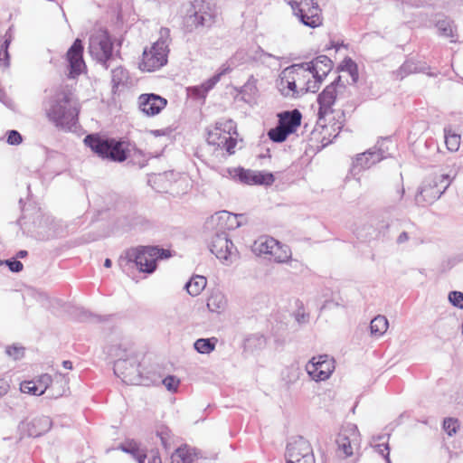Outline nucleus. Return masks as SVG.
<instances>
[{"label":"nucleus","mask_w":463,"mask_h":463,"mask_svg":"<svg viewBox=\"0 0 463 463\" xmlns=\"http://www.w3.org/2000/svg\"><path fill=\"white\" fill-rule=\"evenodd\" d=\"M26 256H27V251L26 250H20L17 253V257H19V258H24Z\"/></svg>","instance_id":"62"},{"label":"nucleus","mask_w":463,"mask_h":463,"mask_svg":"<svg viewBox=\"0 0 463 463\" xmlns=\"http://www.w3.org/2000/svg\"><path fill=\"white\" fill-rule=\"evenodd\" d=\"M209 249L226 265L232 263L237 257V249L226 232H215L209 242Z\"/></svg>","instance_id":"10"},{"label":"nucleus","mask_w":463,"mask_h":463,"mask_svg":"<svg viewBox=\"0 0 463 463\" xmlns=\"http://www.w3.org/2000/svg\"><path fill=\"white\" fill-rule=\"evenodd\" d=\"M307 450H313L310 443L303 437L292 439L287 446V463H297L307 457Z\"/></svg>","instance_id":"22"},{"label":"nucleus","mask_w":463,"mask_h":463,"mask_svg":"<svg viewBox=\"0 0 463 463\" xmlns=\"http://www.w3.org/2000/svg\"><path fill=\"white\" fill-rule=\"evenodd\" d=\"M294 14L306 26L317 28L322 25L321 9L315 0H290Z\"/></svg>","instance_id":"8"},{"label":"nucleus","mask_w":463,"mask_h":463,"mask_svg":"<svg viewBox=\"0 0 463 463\" xmlns=\"http://www.w3.org/2000/svg\"><path fill=\"white\" fill-rule=\"evenodd\" d=\"M409 240V234L406 232H402L397 238V243L402 244L406 242Z\"/></svg>","instance_id":"58"},{"label":"nucleus","mask_w":463,"mask_h":463,"mask_svg":"<svg viewBox=\"0 0 463 463\" xmlns=\"http://www.w3.org/2000/svg\"><path fill=\"white\" fill-rule=\"evenodd\" d=\"M374 448H375V450L379 454H381L382 456L384 457L387 463H391L390 457H389L390 449H389V446L387 443L377 444L374 446Z\"/></svg>","instance_id":"53"},{"label":"nucleus","mask_w":463,"mask_h":463,"mask_svg":"<svg viewBox=\"0 0 463 463\" xmlns=\"http://www.w3.org/2000/svg\"><path fill=\"white\" fill-rule=\"evenodd\" d=\"M436 27L440 36L451 38V42H456V25L451 19L444 18L437 21Z\"/></svg>","instance_id":"26"},{"label":"nucleus","mask_w":463,"mask_h":463,"mask_svg":"<svg viewBox=\"0 0 463 463\" xmlns=\"http://www.w3.org/2000/svg\"><path fill=\"white\" fill-rule=\"evenodd\" d=\"M232 179L245 184H265L270 185L274 183V176L271 173L253 171L241 167L228 170Z\"/></svg>","instance_id":"15"},{"label":"nucleus","mask_w":463,"mask_h":463,"mask_svg":"<svg viewBox=\"0 0 463 463\" xmlns=\"http://www.w3.org/2000/svg\"><path fill=\"white\" fill-rule=\"evenodd\" d=\"M278 241L271 237H260L252 245V250L258 255H270Z\"/></svg>","instance_id":"25"},{"label":"nucleus","mask_w":463,"mask_h":463,"mask_svg":"<svg viewBox=\"0 0 463 463\" xmlns=\"http://www.w3.org/2000/svg\"><path fill=\"white\" fill-rule=\"evenodd\" d=\"M3 265L8 266L9 269L13 272H20L24 268L23 263L17 260H0V266H3Z\"/></svg>","instance_id":"49"},{"label":"nucleus","mask_w":463,"mask_h":463,"mask_svg":"<svg viewBox=\"0 0 463 463\" xmlns=\"http://www.w3.org/2000/svg\"><path fill=\"white\" fill-rule=\"evenodd\" d=\"M8 390H9L8 383L4 379H0V397L6 394Z\"/></svg>","instance_id":"57"},{"label":"nucleus","mask_w":463,"mask_h":463,"mask_svg":"<svg viewBox=\"0 0 463 463\" xmlns=\"http://www.w3.org/2000/svg\"><path fill=\"white\" fill-rule=\"evenodd\" d=\"M167 104V100L156 94H142L138 98V107L146 116H156L161 112Z\"/></svg>","instance_id":"21"},{"label":"nucleus","mask_w":463,"mask_h":463,"mask_svg":"<svg viewBox=\"0 0 463 463\" xmlns=\"http://www.w3.org/2000/svg\"><path fill=\"white\" fill-rule=\"evenodd\" d=\"M170 434L171 431L167 427L162 426L156 430V435L159 437L165 449H167L170 446Z\"/></svg>","instance_id":"43"},{"label":"nucleus","mask_w":463,"mask_h":463,"mask_svg":"<svg viewBox=\"0 0 463 463\" xmlns=\"http://www.w3.org/2000/svg\"><path fill=\"white\" fill-rule=\"evenodd\" d=\"M62 365L66 369H69V370L72 369V363L71 361H63Z\"/></svg>","instance_id":"61"},{"label":"nucleus","mask_w":463,"mask_h":463,"mask_svg":"<svg viewBox=\"0 0 463 463\" xmlns=\"http://www.w3.org/2000/svg\"><path fill=\"white\" fill-rule=\"evenodd\" d=\"M20 390L24 393H29L36 396L43 394V390L38 389V383L35 381H24L20 385Z\"/></svg>","instance_id":"41"},{"label":"nucleus","mask_w":463,"mask_h":463,"mask_svg":"<svg viewBox=\"0 0 463 463\" xmlns=\"http://www.w3.org/2000/svg\"><path fill=\"white\" fill-rule=\"evenodd\" d=\"M23 137L21 134L16 130H10L7 132V143L12 146H17L21 144Z\"/></svg>","instance_id":"50"},{"label":"nucleus","mask_w":463,"mask_h":463,"mask_svg":"<svg viewBox=\"0 0 463 463\" xmlns=\"http://www.w3.org/2000/svg\"><path fill=\"white\" fill-rule=\"evenodd\" d=\"M305 78L298 64L286 68L279 75V90L284 97L290 98H296L307 91L315 92L318 86L310 80L305 82Z\"/></svg>","instance_id":"3"},{"label":"nucleus","mask_w":463,"mask_h":463,"mask_svg":"<svg viewBox=\"0 0 463 463\" xmlns=\"http://www.w3.org/2000/svg\"><path fill=\"white\" fill-rule=\"evenodd\" d=\"M335 359L327 354L312 357L306 364V371L309 377L316 382L329 379L335 371Z\"/></svg>","instance_id":"12"},{"label":"nucleus","mask_w":463,"mask_h":463,"mask_svg":"<svg viewBox=\"0 0 463 463\" xmlns=\"http://www.w3.org/2000/svg\"><path fill=\"white\" fill-rule=\"evenodd\" d=\"M270 256L273 258L274 261L285 263L291 259L292 252L288 246L283 245L278 241V245L275 246Z\"/></svg>","instance_id":"31"},{"label":"nucleus","mask_w":463,"mask_h":463,"mask_svg":"<svg viewBox=\"0 0 463 463\" xmlns=\"http://www.w3.org/2000/svg\"><path fill=\"white\" fill-rule=\"evenodd\" d=\"M388 326V320L384 316H376L370 323L371 335L376 337L382 336L387 331Z\"/></svg>","instance_id":"30"},{"label":"nucleus","mask_w":463,"mask_h":463,"mask_svg":"<svg viewBox=\"0 0 463 463\" xmlns=\"http://www.w3.org/2000/svg\"><path fill=\"white\" fill-rule=\"evenodd\" d=\"M450 182L448 175H441L433 180L424 182L416 195L417 203H434L447 190Z\"/></svg>","instance_id":"11"},{"label":"nucleus","mask_w":463,"mask_h":463,"mask_svg":"<svg viewBox=\"0 0 463 463\" xmlns=\"http://www.w3.org/2000/svg\"><path fill=\"white\" fill-rule=\"evenodd\" d=\"M458 427V422L455 419L448 418L443 421V429L449 436L454 435L457 432Z\"/></svg>","instance_id":"45"},{"label":"nucleus","mask_w":463,"mask_h":463,"mask_svg":"<svg viewBox=\"0 0 463 463\" xmlns=\"http://www.w3.org/2000/svg\"><path fill=\"white\" fill-rule=\"evenodd\" d=\"M111 265H112L111 260H110L109 259H106V260H105V261H104V266H105L106 268H110V267H111Z\"/></svg>","instance_id":"63"},{"label":"nucleus","mask_w":463,"mask_h":463,"mask_svg":"<svg viewBox=\"0 0 463 463\" xmlns=\"http://www.w3.org/2000/svg\"><path fill=\"white\" fill-rule=\"evenodd\" d=\"M221 80L220 75L215 74L200 87H194L192 92L199 98H204L206 93Z\"/></svg>","instance_id":"35"},{"label":"nucleus","mask_w":463,"mask_h":463,"mask_svg":"<svg viewBox=\"0 0 463 463\" xmlns=\"http://www.w3.org/2000/svg\"><path fill=\"white\" fill-rule=\"evenodd\" d=\"M45 112L56 128L71 129L78 121L80 108L71 93L61 90L49 100Z\"/></svg>","instance_id":"1"},{"label":"nucleus","mask_w":463,"mask_h":463,"mask_svg":"<svg viewBox=\"0 0 463 463\" xmlns=\"http://www.w3.org/2000/svg\"><path fill=\"white\" fill-rule=\"evenodd\" d=\"M216 342H217V339L214 337L200 338L194 342V347L198 353L206 354H210L211 352H213L214 350Z\"/></svg>","instance_id":"33"},{"label":"nucleus","mask_w":463,"mask_h":463,"mask_svg":"<svg viewBox=\"0 0 463 463\" xmlns=\"http://www.w3.org/2000/svg\"><path fill=\"white\" fill-rule=\"evenodd\" d=\"M237 136L235 122L232 119H221L212 129H209L207 142L209 145L224 148L232 155L237 145Z\"/></svg>","instance_id":"5"},{"label":"nucleus","mask_w":463,"mask_h":463,"mask_svg":"<svg viewBox=\"0 0 463 463\" xmlns=\"http://www.w3.org/2000/svg\"><path fill=\"white\" fill-rule=\"evenodd\" d=\"M335 442L339 452H342L345 458L351 457L360 444V434L357 426L353 423L343 426Z\"/></svg>","instance_id":"13"},{"label":"nucleus","mask_w":463,"mask_h":463,"mask_svg":"<svg viewBox=\"0 0 463 463\" xmlns=\"http://www.w3.org/2000/svg\"><path fill=\"white\" fill-rule=\"evenodd\" d=\"M340 81V77L337 80H334L328 86L325 88V90L320 93L317 97V102L319 104V109L317 112L318 120L322 121L325 118L333 112V105L335 104L336 99V85Z\"/></svg>","instance_id":"18"},{"label":"nucleus","mask_w":463,"mask_h":463,"mask_svg":"<svg viewBox=\"0 0 463 463\" xmlns=\"http://www.w3.org/2000/svg\"><path fill=\"white\" fill-rule=\"evenodd\" d=\"M252 59L255 61H259L262 64H265L269 67L272 66L271 61H279V57H277L273 54L268 53L264 52L262 49L259 48L256 50L252 55Z\"/></svg>","instance_id":"39"},{"label":"nucleus","mask_w":463,"mask_h":463,"mask_svg":"<svg viewBox=\"0 0 463 463\" xmlns=\"http://www.w3.org/2000/svg\"><path fill=\"white\" fill-rule=\"evenodd\" d=\"M5 353L8 356L12 357L14 360L21 359L24 354V348L21 345H11L7 346L5 349Z\"/></svg>","instance_id":"44"},{"label":"nucleus","mask_w":463,"mask_h":463,"mask_svg":"<svg viewBox=\"0 0 463 463\" xmlns=\"http://www.w3.org/2000/svg\"><path fill=\"white\" fill-rule=\"evenodd\" d=\"M289 133L286 131L279 124L274 128H271L268 136L274 142H283L287 139Z\"/></svg>","instance_id":"40"},{"label":"nucleus","mask_w":463,"mask_h":463,"mask_svg":"<svg viewBox=\"0 0 463 463\" xmlns=\"http://www.w3.org/2000/svg\"><path fill=\"white\" fill-rule=\"evenodd\" d=\"M194 454L187 446L178 448L171 456V463H193Z\"/></svg>","instance_id":"29"},{"label":"nucleus","mask_w":463,"mask_h":463,"mask_svg":"<svg viewBox=\"0 0 463 463\" xmlns=\"http://www.w3.org/2000/svg\"><path fill=\"white\" fill-rule=\"evenodd\" d=\"M244 59L242 52H237L232 58H230L220 68V71L217 73L222 77L231 72L235 67H237Z\"/></svg>","instance_id":"32"},{"label":"nucleus","mask_w":463,"mask_h":463,"mask_svg":"<svg viewBox=\"0 0 463 463\" xmlns=\"http://www.w3.org/2000/svg\"><path fill=\"white\" fill-rule=\"evenodd\" d=\"M84 143L99 156L114 162H123L128 158L124 142L113 138H103L98 135H88Z\"/></svg>","instance_id":"4"},{"label":"nucleus","mask_w":463,"mask_h":463,"mask_svg":"<svg viewBox=\"0 0 463 463\" xmlns=\"http://www.w3.org/2000/svg\"><path fill=\"white\" fill-rule=\"evenodd\" d=\"M194 12L186 17V26L190 31L199 27H210L214 23V14L208 4L194 5Z\"/></svg>","instance_id":"16"},{"label":"nucleus","mask_w":463,"mask_h":463,"mask_svg":"<svg viewBox=\"0 0 463 463\" xmlns=\"http://www.w3.org/2000/svg\"><path fill=\"white\" fill-rule=\"evenodd\" d=\"M237 215L227 211H221L212 215L206 222L207 229H216V232H226L239 226Z\"/></svg>","instance_id":"20"},{"label":"nucleus","mask_w":463,"mask_h":463,"mask_svg":"<svg viewBox=\"0 0 463 463\" xmlns=\"http://www.w3.org/2000/svg\"><path fill=\"white\" fill-rule=\"evenodd\" d=\"M113 43L109 33L99 31L90 37L89 52L93 59L109 68L108 61L112 59Z\"/></svg>","instance_id":"9"},{"label":"nucleus","mask_w":463,"mask_h":463,"mask_svg":"<svg viewBox=\"0 0 463 463\" xmlns=\"http://www.w3.org/2000/svg\"><path fill=\"white\" fill-rule=\"evenodd\" d=\"M256 80L253 76H250V80L243 85L242 87V92L250 91V92H255L256 91V86H255Z\"/></svg>","instance_id":"55"},{"label":"nucleus","mask_w":463,"mask_h":463,"mask_svg":"<svg viewBox=\"0 0 463 463\" xmlns=\"http://www.w3.org/2000/svg\"><path fill=\"white\" fill-rule=\"evenodd\" d=\"M399 71L402 74V76H403V74H410V73L422 71V69L418 68V66L415 63H413L412 61H406L401 66Z\"/></svg>","instance_id":"48"},{"label":"nucleus","mask_w":463,"mask_h":463,"mask_svg":"<svg viewBox=\"0 0 463 463\" xmlns=\"http://www.w3.org/2000/svg\"><path fill=\"white\" fill-rule=\"evenodd\" d=\"M35 382L38 383V389L43 390V394L45 392V391L47 390V388L51 385L52 381L51 375L45 373V374L41 375L39 377V379Z\"/></svg>","instance_id":"51"},{"label":"nucleus","mask_w":463,"mask_h":463,"mask_svg":"<svg viewBox=\"0 0 463 463\" xmlns=\"http://www.w3.org/2000/svg\"><path fill=\"white\" fill-rule=\"evenodd\" d=\"M12 28L10 27L8 31L5 33V40L2 44L1 50H0V65L7 68L10 64V56L8 52L9 45L12 42V34H11Z\"/></svg>","instance_id":"34"},{"label":"nucleus","mask_w":463,"mask_h":463,"mask_svg":"<svg viewBox=\"0 0 463 463\" xmlns=\"http://www.w3.org/2000/svg\"><path fill=\"white\" fill-rule=\"evenodd\" d=\"M449 300L454 307L463 309V292H460V291L449 292Z\"/></svg>","instance_id":"46"},{"label":"nucleus","mask_w":463,"mask_h":463,"mask_svg":"<svg viewBox=\"0 0 463 463\" xmlns=\"http://www.w3.org/2000/svg\"><path fill=\"white\" fill-rule=\"evenodd\" d=\"M341 68L350 74L354 81H356L358 78L357 65L352 59L345 58L341 63Z\"/></svg>","instance_id":"42"},{"label":"nucleus","mask_w":463,"mask_h":463,"mask_svg":"<svg viewBox=\"0 0 463 463\" xmlns=\"http://www.w3.org/2000/svg\"><path fill=\"white\" fill-rule=\"evenodd\" d=\"M82 53V42L80 39H76L73 44L68 50L66 54L70 67L69 76L71 78H75L79 76L85 68V62L83 61Z\"/></svg>","instance_id":"19"},{"label":"nucleus","mask_w":463,"mask_h":463,"mask_svg":"<svg viewBox=\"0 0 463 463\" xmlns=\"http://www.w3.org/2000/svg\"><path fill=\"white\" fill-rule=\"evenodd\" d=\"M148 463H162L161 458L158 453H155L149 458Z\"/></svg>","instance_id":"60"},{"label":"nucleus","mask_w":463,"mask_h":463,"mask_svg":"<svg viewBox=\"0 0 463 463\" xmlns=\"http://www.w3.org/2000/svg\"><path fill=\"white\" fill-rule=\"evenodd\" d=\"M403 193H404V190L402 189L401 197L402 196Z\"/></svg>","instance_id":"64"},{"label":"nucleus","mask_w":463,"mask_h":463,"mask_svg":"<svg viewBox=\"0 0 463 463\" xmlns=\"http://www.w3.org/2000/svg\"><path fill=\"white\" fill-rule=\"evenodd\" d=\"M206 278L201 275L193 276L185 284L184 288L188 294L195 297L198 296L206 287Z\"/></svg>","instance_id":"28"},{"label":"nucleus","mask_w":463,"mask_h":463,"mask_svg":"<svg viewBox=\"0 0 463 463\" xmlns=\"http://www.w3.org/2000/svg\"><path fill=\"white\" fill-rule=\"evenodd\" d=\"M114 351L113 354L118 357L114 363L115 374L120 377L127 384H141L142 380L137 358L132 354H126V350H121L119 347Z\"/></svg>","instance_id":"7"},{"label":"nucleus","mask_w":463,"mask_h":463,"mask_svg":"<svg viewBox=\"0 0 463 463\" xmlns=\"http://www.w3.org/2000/svg\"><path fill=\"white\" fill-rule=\"evenodd\" d=\"M445 143L449 151L456 152L459 148L460 136L451 132L450 128L444 129Z\"/></svg>","instance_id":"38"},{"label":"nucleus","mask_w":463,"mask_h":463,"mask_svg":"<svg viewBox=\"0 0 463 463\" xmlns=\"http://www.w3.org/2000/svg\"><path fill=\"white\" fill-rule=\"evenodd\" d=\"M171 257V251L156 246H138L128 250L118 260V265L126 271L136 268L140 272L153 273L156 269L158 260Z\"/></svg>","instance_id":"2"},{"label":"nucleus","mask_w":463,"mask_h":463,"mask_svg":"<svg viewBox=\"0 0 463 463\" xmlns=\"http://www.w3.org/2000/svg\"><path fill=\"white\" fill-rule=\"evenodd\" d=\"M118 449L125 453L130 454L134 458L145 449L141 445L134 439L127 440L118 446Z\"/></svg>","instance_id":"37"},{"label":"nucleus","mask_w":463,"mask_h":463,"mask_svg":"<svg viewBox=\"0 0 463 463\" xmlns=\"http://www.w3.org/2000/svg\"><path fill=\"white\" fill-rule=\"evenodd\" d=\"M163 384L168 391L176 392L180 384V381L175 376L168 375L163 380Z\"/></svg>","instance_id":"47"},{"label":"nucleus","mask_w":463,"mask_h":463,"mask_svg":"<svg viewBox=\"0 0 463 463\" xmlns=\"http://www.w3.org/2000/svg\"><path fill=\"white\" fill-rule=\"evenodd\" d=\"M247 343L250 346L251 344L256 343L255 345L260 348L265 345L266 340L263 335H254L247 339Z\"/></svg>","instance_id":"54"},{"label":"nucleus","mask_w":463,"mask_h":463,"mask_svg":"<svg viewBox=\"0 0 463 463\" xmlns=\"http://www.w3.org/2000/svg\"><path fill=\"white\" fill-rule=\"evenodd\" d=\"M388 139H382L377 144L367 151L357 156L354 163L355 167L369 168L381 160L389 156Z\"/></svg>","instance_id":"14"},{"label":"nucleus","mask_w":463,"mask_h":463,"mask_svg":"<svg viewBox=\"0 0 463 463\" xmlns=\"http://www.w3.org/2000/svg\"><path fill=\"white\" fill-rule=\"evenodd\" d=\"M227 306V299L221 291H213L208 298L207 307L212 312L221 313Z\"/></svg>","instance_id":"27"},{"label":"nucleus","mask_w":463,"mask_h":463,"mask_svg":"<svg viewBox=\"0 0 463 463\" xmlns=\"http://www.w3.org/2000/svg\"><path fill=\"white\" fill-rule=\"evenodd\" d=\"M307 457H304L297 463H316L313 450H307Z\"/></svg>","instance_id":"56"},{"label":"nucleus","mask_w":463,"mask_h":463,"mask_svg":"<svg viewBox=\"0 0 463 463\" xmlns=\"http://www.w3.org/2000/svg\"><path fill=\"white\" fill-rule=\"evenodd\" d=\"M128 79V72L122 67L118 66L111 71V82L113 90L118 89L120 85H124Z\"/></svg>","instance_id":"36"},{"label":"nucleus","mask_w":463,"mask_h":463,"mask_svg":"<svg viewBox=\"0 0 463 463\" xmlns=\"http://www.w3.org/2000/svg\"><path fill=\"white\" fill-rule=\"evenodd\" d=\"M169 33V29L162 28L160 30V39L152 45L150 50L144 51L140 63L143 71H154L166 63Z\"/></svg>","instance_id":"6"},{"label":"nucleus","mask_w":463,"mask_h":463,"mask_svg":"<svg viewBox=\"0 0 463 463\" xmlns=\"http://www.w3.org/2000/svg\"><path fill=\"white\" fill-rule=\"evenodd\" d=\"M52 421L48 416H37L28 422H23L21 430L27 433L29 437H39L46 433L52 427Z\"/></svg>","instance_id":"23"},{"label":"nucleus","mask_w":463,"mask_h":463,"mask_svg":"<svg viewBox=\"0 0 463 463\" xmlns=\"http://www.w3.org/2000/svg\"><path fill=\"white\" fill-rule=\"evenodd\" d=\"M82 316L84 320L95 322V323H102L104 321L109 320V317H101L98 315H93L88 311H83Z\"/></svg>","instance_id":"52"},{"label":"nucleus","mask_w":463,"mask_h":463,"mask_svg":"<svg viewBox=\"0 0 463 463\" xmlns=\"http://www.w3.org/2000/svg\"><path fill=\"white\" fill-rule=\"evenodd\" d=\"M301 118V113L298 109L284 111L279 114V124L289 134H292L300 126Z\"/></svg>","instance_id":"24"},{"label":"nucleus","mask_w":463,"mask_h":463,"mask_svg":"<svg viewBox=\"0 0 463 463\" xmlns=\"http://www.w3.org/2000/svg\"><path fill=\"white\" fill-rule=\"evenodd\" d=\"M146 458V449L143 451H141V453L138 454V456L137 458H135V459L138 463H145Z\"/></svg>","instance_id":"59"},{"label":"nucleus","mask_w":463,"mask_h":463,"mask_svg":"<svg viewBox=\"0 0 463 463\" xmlns=\"http://www.w3.org/2000/svg\"><path fill=\"white\" fill-rule=\"evenodd\" d=\"M298 65L301 67L303 72L307 71L312 74V77L315 79L313 82H316V86H317V83H320L324 77L331 71L332 61L326 55H320L310 62Z\"/></svg>","instance_id":"17"}]
</instances>
